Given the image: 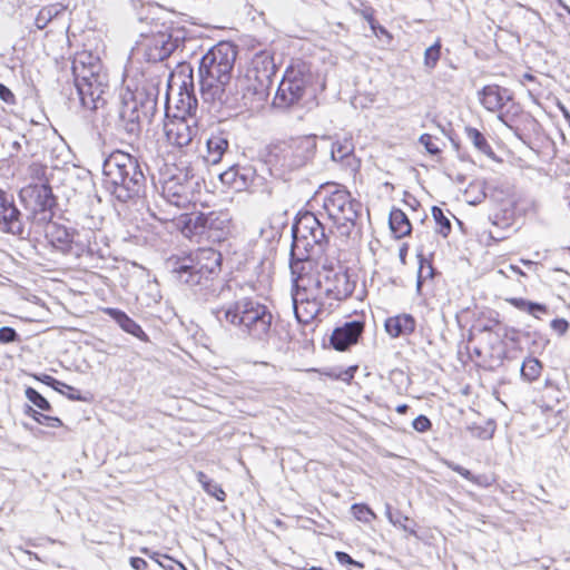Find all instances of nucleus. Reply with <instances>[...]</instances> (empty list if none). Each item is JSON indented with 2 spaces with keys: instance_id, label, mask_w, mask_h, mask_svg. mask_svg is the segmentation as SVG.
I'll return each instance as SVG.
<instances>
[{
  "instance_id": "f257e3e1",
  "label": "nucleus",
  "mask_w": 570,
  "mask_h": 570,
  "mask_svg": "<svg viewBox=\"0 0 570 570\" xmlns=\"http://www.w3.org/2000/svg\"><path fill=\"white\" fill-rule=\"evenodd\" d=\"M222 254L212 248H199L185 257L168 261L170 272L180 283L188 286L198 301L213 302L229 292V286L219 277Z\"/></svg>"
},
{
  "instance_id": "f03ea898",
  "label": "nucleus",
  "mask_w": 570,
  "mask_h": 570,
  "mask_svg": "<svg viewBox=\"0 0 570 570\" xmlns=\"http://www.w3.org/2000/svg\"><path fill=\"white\" fill-rule=\"evenodd\" d=\"M148 169L137 157L115 150L102 163L104 187L119 203L134 202L146 195Z\"/></svg>"
},
{
  "instance_id": "7ed1b4c3",
  "label": "nucleus",
  "mask_w": 570,
  "mask_h": 570,
  "mask_svg": "<svg viewBox=\"0 0 570 570\" xmlns=\"http://www.w3.org/2000/svg\"><path fill=\"white\" fill-rule=\"evenodd\" d=\"M180 80L176 100L177 115L164 126L169 145L183 150L189 147L199 132L196 112L198 99L195 92L194 69L190 63L181 62L174 75Z\"/></svg>"
},
{
  "instance_id": "20e7f679",
  "label": "nucleus",
  "mask_w": 570,
  "mask_h": 570,
  "mask_svg": "<svg viewBox=\"0 0 570 570\" xmlns=\"http://www.w3.org/2000/svg\"><path fill=\"white\" fill-rule=\"evenodd\" d=\"M212 314L222 325H230L255 342L267 343L273 333L271 309L253 297H240L220 308H213Z\"/></svg>"
},
{
  "instance_id": "39448f33",
  "label": "nucleus",
  "mask_w": 570,
  "mask_h": 570,
  "mask_svg": "<svg viewBox=\"0 0 570 570\" xmlns=\"http://www.w3.org/2000/svg\"><path fill=\"white\" fill-rule=\"evenodd\" d=\"M316 153V139L314 136H304L289 141H278L268 147L266 164L282 175L305 166Z\"/></svg>"
},
{
  "instance_id": "423d86ee",
  "label": "nucleus",
  "mask_w": 570,
  "mask_h": 570,
  "mask_svg": "<svg viewBox=\"0 0 570 570\" xmlns=\"http://www.w3.org/2000/svg\"><path fill=\"white\" fill-rule=\"evenodd\" d=\"M157 111V95L145 89H137L124 97L118 110L117 128L129 139H136L141 134V122L150 121Z\"/></svg>"
},
{
  "instance_id": "0eeeda50",
  "label": "nucleus",
  "mask_w": 570,
  "mask_h": 570,
  "mask_svg": "<svg viewBox=\"0 0 570 570\" xmlns=\"http://www.w3.org/2000/svg\"><path fill=\"white\" fill-rule=\"evenodd\" d=\"M236 58L237 48L228 41H220L208 49L198 63L199 88L228 82Z\"/></svg>"
},
{
  "instance_id": "6e6552de",
  "label": "nucleus",
  "mask_w": 570,
  "mask_h": 570,
  "mask_svg": "<svg viewBox=\"0 0 570 570\" xmlns=\"http://www.w3.org/2000/svg\"><path fill=\"white\" fill-rule=\"evenodd\" d=\"M334 188L325 194L320 193L317 197L323 196V209L327 217L333 222L342 236H350L352 229L356 225L360 216L362 204L352 198L350 191L340 188L337 185H332Z\"/></svg>"
},
{
  "instance_id": "1a4fd4ad",
  "label": "nucleus",
  "mask_w": 570,
  "mask_h": 570,
  "mask_svg": "<svg viewBox=\"0 0 570 570\" xmlns=\"http://www.w3.org/2000/svg\"><path fill=\"white\" fill-rule=\"evenodd\" d=\"M19 199L26 209V227L28 224L38 226L49 224L55 215L57 197L48 183L30 184L19 193Z\"/></svg>"
},
{
  "instance_id": "9d476101",
  "label": "nucleus",
  "mask_w": 570,
  "mask_h": 570,
  "mask_svg": "<svg viewBox=\"0 0 570 570\" xmlns=\"http://www.w3.org/2000/svg\"><path fill=\"white\" fill-rule=\"evenodd\" d=\"M330 233L326 226L314 213L299 214L292 226V244L316 255L325 253L330 243Z\"/></svg>"
},
{
  "instance_id": "9b49d317",
  "label": "nucleus",
  "mask_w": 570,
  "mask_h": 570,
  "mask_svg": "<svg viewBox=\"0 0 570 570\" xmlns=\"http://www.w3.org/2000/svg\"><path fill=\"white\" fill-rule=\"evenodd\" d=\"M356 286V282L353 281L347 272L341 265L324 264L320 271H317L316 278L314 281V288L320 292L326 302H342L348 298Z\"/></svg>"
},
{
  "instance_id": "f8f14e48",
  "label": "nucleus",
  "mask_w": 570,
  "mask_h": 570,
  "mask_svg": "<svg viewBox=\"0 0 570 570\" xmlns=\"http://www.w3.org/2000/svg\"><path fill=\"white\" fill-rule=\"evenodd\" d=\"M199 91L209 112L220 118H228L236 114L243 107L242 100L246 98L230 80L225 83L216 82L210 86L200 87Z\"/></svg>"
},
{
  "instance_id": "ddd939ff",
  "label": "nucleus",
  "mask_w": 570,
  "mask_h": 570,
  "mask_svg": "<svg viewBox=\"0 0 570 570\" xmlns=\"http://www.w3.org/2000/svg\"><path fill=\"white\" fill-rule=\"evenodd\" d=\"M72 73L75 78L76 92L82 108L89 110H98L106 104L104 97L106 86L99 80V76L95 73L92 68H86L81 62V67L77 60L72 65Z\"/></svg>"
},
{
  "instance_id": "4468645a",
  "label": "nucleus",
  "mask_w": 570,
  "mask_h": 570,
  "mask_svg": "<svg viewBox=\"0 0 570 570\" xmlns=\"http://www.w3.org/2000/svg\"><path fill=\"white\" fill-rule=\"evenodd\" d=\"M311 80L312 75L305 70V66L303 68H287L276 90L274 106L288 109L298 105L306 94Z\"/></svg>"
},
{
  "instance_id": "2eb2a0df",
  "label": "nucleus",
  "mask_w": 570,
  "mask_h": 570,
  "mask_svg": "<svg viewBox=\"0 0 570 570\" xmlns=\"http://www.w3.org/2000/svg\"><path fill=\"white\" fill-rule=\"evenodd\" d=\"M276 71L277 67L271 52L259 51L252 59V67L246 75L247 90H252L258 101H264L269 96Z\"/></svg>"
},
{
  "instance_id": "dca6fc26",
  "label": "nucleus",
  "mask_w": 570,
  "mask_h": 570,
  "mask_svg": "<svg viewBox=\"0 0 570 570\" xmlns=\"http://www.w3.org/2000/svg\"><path fill=\"white\" fill-rule=\"evenodd\" d=\"M229 222L228 215L222 212L193 213L184 218L183 232L220 240L229 230Z\"/></svg>"
},
{
  "instance_id": "f3484780",
  "label": "nucleus",
  "mask_w": 570,
  "mask_h": 570,
  "mask_svg": "<svg viewBox=\"0 0 570 570\" xmlns=\"http://www.w3.org/2000/svg\"><path fill=\"white\" fill-rule=\"evenodd\" d=\"M292 301L295 318L298 323L307 324L323 312H332L333 303L326 302L314 287L292 289Z\"/></svg>"
},
{
  "instance_id": "a211bd4d",
  "label": "nucleus",
  "mask_w": 570,
  "mask_h": 570,
  "mask_svg": "<svg viewBox=\"0 0 570 570\" xmlns=\"http://www.w3.org/2000/svg\"><path fill=\"white\" fill-rule=\"evenodd\" d=\"M197 185L198 180L193 169L186 167L185 169H178L176 174L164 180L161 194L169 204L185 207L190 203L194 188Z\"/></svg>"
},
{
  "instance_id": "6ab92c4d",
  "label": "nucleus",
  "mask_w": 570,
  "mask_h": 570,
  "mask_svg": "<svg viewBox=\"0 0 570 570\" xmlns=\"http://www.w3.org/2000/svg\"><path fill=\"white\" fill-rule=\"evenodd\" d=\"M0 230L21 239L31 234V228L26 227L24 215L17 207L13 195L2 188H0Z\"/></svg>"
},
{
  "instance_id": "aec40b11",
  "label": "nucleus",
  "mask_w": 570,
  "mask_h": 570,
  "mask_svg": "<svg viewBox=\"0 0 570 570\" xmlns=\"http://www.w3.org/2000/svg\"><path fill=\"white\" fill-rule=\"evenodd\" d=\"M312 252L292 244L289 252V268L292 275V289L314 287L316 276H312L314 259L318 257Z\"/></svg>"
},
{
  "instance_id": "412c9836",
  "label": "nucleus",
  "mask_w": 570,
  "mask_h": 570,
  "mask_svg": "<svg viewBox=\"0 0 570 570\" xmlns=\"http://www.w3.org/2000/svg\"><path fill=\"white\" fill-rule=\"evenodd\" d=\"M75 235L76 234L72 229L62 225L52 224L46 233V238L55 249L59 250L63 255L79 258L86 252V247L83 244L75 239ZM87 252L92 254L94 249L88 247Z\"/></svg>"
},
{
  "instance_id": "4be33fe9",
  "label": "nucleus",
  "mask_w": 570,
  "mask_h": 570,
  "mask_svg": "<svg viewBox=\"0 0 570 570\" xmlns=\"http://www.w3.org/2000/svg\"><path fill=\"white\" fill-rule=\"evenodd\" d=\"M365 324L363 321L353 320L345 322L343 325L337 326L331 337V346L340 352L350 350L353 345L358 343L364 332Z\"/></svg>"
},
{
  "instance_id": "5701e85b",
  "label": "nucleus",
  "mask_w": 570,
  "mask_h": 570,
  "mask_svg": "<svg viewBox=\"0 0 570 570\" xmlns=\"http://www.w3.org/2000/svg\"><path fill=\"white\" fill-rule=\"evenodd\" d=\"M178 47V39L168 35H158L149 38L142 46L144 58L147 62H159L167 59Z\"/></svg>"
},
{
  "instance_id": "b1692460",
  "label": "nucleus",
  "mask_w": 570,
  "mask_h": 570,
  "mask_svg": "<svg viewBox=\"0 0 570 570\" xmlns=\"http://www.w3.org/2000/svg\"><path fill=\"white\" fill-rule=\"evenodd\" d=\"M481 105L489 111L501 110L508 102L513 101L512 92L499 85H487L479 92Z\"/></svg>"
},
{
  "instance_id": "393cba45",
  "label": "nucleus",
  "mask_w": 570,
  "mask_h": 570,
  "mask_svg": "<svg viewBox=\"0 0 570 570\" xmlns=\"http://www.w3.org/2000/svg\"><path fill=\"white\" fill-rule=\"evenodd\" d=\"M229 148L228 135L224 131L212 132L206 139V154L204 160L209 165H217Z\"/></svg>"
},
{
  "instance_id": "a878e982",
  "label": "nucleus",
  "mask_w": 570,
  "mask_h": 570,
  "mask_svg": "<svg viewBox=\"0 0 570 570\" xmlns=\"http://www.w3.org/2000/svg\"><path fill=\"white\" fill-rule=\"evenodd\" d=\"M236 175H237V185L236 190H247L252 189V191H256L258 189L265 190V178L257 173V169L254 166L246 165L240 166L237 165L236 167ZM268 193H271L269 189L266 188Z\"/></svg>"
},
{
  "instance_id": "bb28decb",
  "label": "nucleus",
  "mask_w": 570,
  "mask_h": 570,
  "mask_svg": "<svg viewBox=\"0 0 570 570\" xmlns=\"http://www.w3.org/2000/svg\"><path fill=\"white\" fill-rule=\"evenodd\" d=\"M105 313L114 320L124 332L137 337L141 342H149V336L146 332L126 312L119 308L108 307L105 309Z\"/></svg>"
},
{
  "instance_id": "cd10ccee",
  "label": "nucleus",
  "mask_w": 570,
  "mask_h": 570,
  "mask_svg": "<svg viewBox=\"0 0 570 570\" xmlns=\"http://www.w3.org/2000/svg\"><path fill=\"white\" fill-rule=\"evenodd\" d=\"M384 327L386 333L393 337L409 336L416 328V321L411 314H399L387 317Z\"/></svg>"
},
{
  "instance_id": "c85d7f7f",
  "label": "nucleus",
  "mask_w": 570,
  "mask_h": 570,
  "mask_svg": "<svg viewBox=\"0 0 570 570\" xmlns=\"http://www.w3.org/2000/svg\"><path fill=\"white\" fill-rule=\"evenodd\" d=\"M389 225L391 232L396 238H402L411 234L412 224L407 215L400 208L393 207L389 215Z\"/></svg>"
},
{
  "instance_id": "c756f323",
  "label": "nucleus",
  "mask_w": 570,
  "mask_h": 570,
  "mask_svg": "<svg viewBox=\"0 0 570 570\" xmlns=\"http://www.w3.org/2000/svg\"><path fill=\"white\" fill-rule=\"evenodd\" d=\"M514 308L525 312L535 318H540V314H548L549 308L546 304L532 302L522 297H510L505 299Z\"/></svg>"
},
{
  "instance_id": "7c9ffc66",
  "label": "nucleus",
  "mask_w": 570,
  "mask_h": 570,
  "mask_svg": "<svg viewBox=\"0 0 570 570\" xmlns=\"http://www.w3.org/2000/svg\"><path fill=\"white\" fill-rule=\"evenodd\" d=\"M65 13L63 7L60 4L46 6L39 10L35 24L38 30H43L51 21L58 19L60 14Z\"/></svg>"
},
{
  "instance_id": "2f4dec72",
  "label": "nucleus",
  "mask_w": 570,
  "mask_h": 570,
  "mask_svg": "<svg viewBox=\"0 0 570 570\" xmlns=\"http://www.w3.org/2000/svg\"><path fill=\"white\" fill-rule=\"evenodd\" d=\"M465 134L469 140L480 153L490 158H493L495 156L492 147L490 146L487 138L479 129L468 126L465 127Z\"/></svg>"
},
{
  "instance_id": "473e14b6",
  "label": "nucleus",
  "mask_w": 570,
  "mask_h": 570,
  "mask_svg": "<svg viewBox=\"0 0 570 570\" xmlns=\"http://www.w3.org/2000/svg\"><path fill=\"white\" fill-rule=\"evenodd\" d=\"M197 481L202 484L207 494L216 498L220 502L225 501L226 493L220 484L212 480L206 473L199 471L197 473Z\"/></svg>"
},
{
  "instance_id": "72a5a7b5",
  "label": "nucleus",
  "mask_w": 570,
  "mask_h": 570,
  "mask_svg": "<svg viewBox=\"0 0 570 570\" xmlns=\"http://www.w3.org/2000/svg\"><path fill=\"white\" fill-rule=\"evenodd\" d=\"M542 370L541 362L535 357H528L523 361L521 366V376L528 382L537 380Z\"/></svg>"
},
{
  "instance_id": "f704fd0d",
  "label": "nucleus",
  "mask_w": 570,
  "mask_h": 570,
  "mask_svg": "<svg viewBox=\"0 0 570 570\" xmlns=\"http://www.w3.org/2000/svg\"><path fill=\"white\" fill-rule=\"evenodd\" d=\"M417 258L420 266L417 271L416 291L420 293L423 286V282L426 278L433 277L435 269L433 265L425 258L422 252L417 253Z\"/></svg>"
},
{
  "instance_id": "c9c22d12",
  "label": "nucleus",
  "mask_w": 570,
  "mask_h": 570,
  "mask_svg": "<svg viewBox=\"0 0 570 570\" xmlns=\"http://www.w3.org/2000/svg\"><path fill=\"white\" fill-rule=\"evenodd\" d=\"M431 212L436 224L435 232L442 235L443 237H448L452 230L451 220L445 216L443 209L440 208L439 206H433Z\"/></svg>"
},
{
  "instance_id": "e433bc0d",
  "label": "nucleus",
  "mask_w": 570,
  "mask_h": 570,
  "mask_svg": "<svg viewBox=\"0 0 570 570\" xmlns=\"http://www.w3.org/2000/svg\"><path fill=\"white\" fill-rule=\"evenodd\" d=\"M441 41L436 40L432 46L424 51V66L429 70H433L441 57Z\"/></svg>"
},
{
  "instance_id": "4c0bfd02",
  "label": "nucleus",
  "mask_w": 570,
  "mask_h": 570,
  "mask_svg": "<svg viewBox=\"0 0 570 570\" xmlns=\"http://www.w3.org/2000/svg\"><path fill=\"white\" fill-rule=\"evenodd\" d=\"M386 517L392 524L400 525L410 535L417 537L415 529L405 524V522L409 521V517L402 514L400 511L392 512V509L389 504L386 505Z\"/></svg>"
},
{
  "instance_id": "58836bf2",
  "label": "nucleus",
  "mask_w": 570,
  "mask_h": 570,
  "mask_svg": "<svg viewBox=\"0 0 570 570\" xmlns=\"http://www.w3.org/2000/svg\"><path fill=\"white\" fill-rule=\"evenodd\" d=\"M24 394H26V397L38 409L46 411V412L52 411V406H51L50 402L42 394H40L36 389L29 386L26 389Z\"/></svg>"
},
{
  "instance_id": "ea45409f",
  "label": "nucleus",
  "mask_w": 570,
  "mask_h": 570,
  "mask_svg": "<svg viewBox=\"0 0 570 570\" xmlns=\"http://www.w3.org/2000/svg\"><path fill=\"white\" fill-rule=\"evenodd\" d=\"M33 377L37 381H39V382L50 386L51 389H53L58 393H65L63 389H67L69 391H76V389L73 386H70V385H68V384L57 380L56 377H53L51 375H48V374H45V373H42V374H35Z\"/></svg>"
},
{
  "instance_id": "a19ab883",
  "label": "nucleus",
  "mask_w": 570,
  "mask_h": 570,
  "mask_svg": "<svg viewBox=\"0 0 570 570\" xmlns=\"http://www.w3.org/2000/svg\"><path fill=\"white\" fill-rule=\"evenodd\" d=\"M354 518L358 521L368 523L375 518L372 509L364 503H354L351 508Z\"/></svg>"
},
{
  "instance_id": "79ce46f5",
  "label": "nucleus",
  "mask_w": 570,
  "mask_h": 570,
  "mask_svg": "<svg viewBox=\"0 0 570 570\" xmlns=\"http://www.w3.org/2000/svg\"><path fill=\"white\" fill-rule=\"evenodd\" d=\"M352 151L353 148L348 142H336L332 146L331 157L334 161H343L352 154Z\"/></svg>"
},
{
  "instance_id": "37998d69",
  "label": "nucleus",
  "mask_w": 570,
  "mask_h": 570,
  "mask_svg": "<svg viewBox=\"0 0 570 570\" xmlns=\"http://www.w3.org/2000/svg\"><path fill=\"white\" fill-rule=\"evenodd\" d=\"M236 167H237V165H233L227 170L219 174L220 181L224 185L234 188L235 190H236V185H237V180H238L237 175H236Z\"/></svg>"
},
{
  "instance_id": "c03bdc74",
  "label": "nucleus",
  "mask_w": 570,
  "mask_h": 570,
  "mask_svg": "<svg viewBox=\"0 0 570 570\" xmlns=\"http://www.w3.org/2000/svg\"><path fill=\"white\" fill-rule=\"evenodd\" d=\"M419 141L425 147L430 155L436 156L441 154V149L433 142V137L430 134H422Z\"/></svg>"
},
{
  "instance_id": "a18cd8bd",
  "label": "nucleus",
  "mask_w": 570,
  "mask_h": 570,
  "mask_svg": "<svg viewBox=\"0 0 570 570\" xmlns=\"http://www.w3.org/2000/svg\"><path fill=\"white\" fill-rule=\"evenodd\" d=\"M159 567L164 570H187V568L176 559L171 558L168 554H165L163 559H160Z\"/></svg>"
},
{
  "instance_id": "49530a36",
  "label": "nucleus",
  "mask_w": 570,
  "mask_h": 570,
  "mask_svg": "<svg viewBox=\"0 0 570 570\" xmlns=\"http://www.w3.org/2000/svg\"><path fill=\"white\" fill-rule=\"evenodd\" d=\"M412 426L415 431L424 433L431 430L432 422L426 415L421 414L413 420Z\"/></svg>"
},
{
  "instance_id": "de8ad7c7",
  "label": "nucleus",
  "mask_w": 570,
  "mask_h": 570,
  "mask_svg": "<svg viewBox=\"0 0 570 570\" xmlns=\"http://www.w3.org/2000/svg\"><path fill=\"white\" fill-rule=\"evenodd\" d=\"M19 340L17 331L10 326L0 327V342L8 344Z\"/></svg>"
},
{
  "instance_id": "09e8293b",
  "label": "nucleus",
  "mask_w": 570,
  "mask_h": 570,
  "mask_svg": "<svg viewBox=\"0 0 570 570\" xmlns=\"http://www.w3.org/2000/svg\"><path fill=\"white\" fill-rule=\"evenodd\" d=\"M36 422L49 428H60L62 425V421L59 417L47 415L41 412L36 417Z\"/></svg>"
},
{
  "instance_id": "8fccbe9b",
  "label": "nucleus",
  "mask_w": 570,
  "mask_h": 570,
  "mask_svg": "<svg viewBox=\"0 0 570 570\" xmlns=\"http://www.w3.org/2000/svg\"><path fill=\"white\" fill-rule=\"evenodd\" d=\"M335 558L338 561V563H341L343 566L348 564V566H354V567H357L361 569L364 568L363 562L354 560L348 553H346L344 551H336Z\"/></svg>"
},
{
  "instance_id": "3c124183",
  "label": "nucleus",
  "mask_w": 570,
  "mask_h": 570,
  "mask_svg": "<svg viewBox=\"0 0 570 570\" xmlns=\"http://www.w3.org/2000/svg\"><path fill=\"white\" fill-rule=\"evenodd\" d=\"M550 326L559 335H564L569 330V323L566 318H554L551 321Z\"/></svg>"
},
{
  "instance_id": "603ef678",
  "label": "nucleus",
  "mask_w": 570,
  "mask_h": 570,
  "mask_svg": "<svg viewBox=\"0 0 570 570\" xmlns=\"http://www.w3.org/2000/svg\"><path fill=\"white\" fill-rule=\"evenodd\" d=\"M0 99L8 105H16V96L9 87L0 82Z\"/></svg>"
},
{
  "instance_id": "864d4df0",
  "label": "nucleus",
  "mask_w": 570,
  "mask_h": 570,
  "mask_svg": "<svg viewBox=\"0 0 570 570\" xmlns=\"http://www.w3.org/2000/svg\"><path fill=\"white\" fill-rule=\"evenodd\" d=\"M524 336L525 337H531L532 336L533 337V342H532L533 345L534 346H539L541 348H544L550 343L549 338L546 335H543V334H541L539 332H533V333L527 332L524 334Z\"/></svg>"
},
{
  "instance_id": "5fc2aeb1",
  "label": "nucleus",
  "mask_w": 570,
  "mask_h": 570,
  "mask_svg": "<svg viewBox=\"0 0 570 570\" xmlns=\"http://www.w3.org/2000/svg\"><path fill=\"white\" fill-rule=\"evenodd\" d=\"M361 16L364 20H366L370 24V28L374 33H376V20L374 18V10L373 8H365L362 10Z\"/></svg>"
},
{
  "instance_id": "6e6d98bb",
  "label": "nucleus",
  "mask_w": 570,
  "mask_h": 570,
  "mask_svg": "<svg viewBox=\"0 0 570 570\" xmlns=\"http://www.w3.org/2000/svg\"><path fill=\"white\" fill-rule=\"evenodd\" d=\"M449 466L451 468L452 471L456 472L465 480L474 481L473 473L470 470L465 469L464 466L459 465V464H450Z\"/></svg>"
},
{
  "instance_id": "4d7b16f0",
  "label": "nucleus",
  "mask_w": 570,
  "mask_h": 570,
  "mask_svg": "<svg viewBox=\"0 0 570 570\" xmlns=\"http://www.w3.org/2000/svg\"><path fill=\"white\" fill-rule=\"evenodd\" d=\"M140 552L146 556L147 558L151 559L153 561H155L158 566H159V562H161L160 559H163V557L165 554L158 552V551H154L147 547H142L140 548Z\"/></svg>"
},
{
  "instance_id": "13d9d810",
  "label": "nucleus",
  "mask_w": 570,
  "mask_h": 570,
  "mask_svg": "<svg viewBox=\"0 0 570 570\" xmlns=\"http://www.w3.org/2000/svg\"><path fill=\"white\" fill-rule=\"evenodd\" d=\"M129 563L135 570H148L147 561L140 557H131Z\"/></svg>"
},
{
  "instance_id": "bf43d9fd",
  "label": "nucleus",
  "mask_w": 570,
  "mask_h": 570,
  "mask_svg": "<svg viewBox=\"0 0 570 570\" xmlns=\"http://www.w3.org/2000/svg\"><path fill=\"white\" fill-rule=\"evenodd\" d=\"M30 173L33 177L40 178L46 173V167L41 166L40 164H32L30 167Z\"/></svg>"
},
{
  "instance_id": "052dcab7",
  "label": "nucleus",
  "mask_w": 570,
  "mask_h": 570,
  "mask_svg": "<svg viewBox=\"0 0 570 570\" xmlns=\"http://www.w3.org/2000/svg\"><path fill=\"white\" fill-rule=\"evenodd\" d=\"M474 435H476L478 438H481V439H491L492 438V434H493V430L491 432H488L485 429L483 428H473L472 429Z\"/></svg>"
},
{
  "instance_id": "680f3d73",
  "label": "nucleus",
  "mask_w": 570,
  "mask_h": 570,
  "mask_svg": "<svg viewBox=\"0 0 570 570\" xmlns=\"http://www.w3.org/2000/svg\"><path fill=\"white\" fill-rule=\"evenodd\" d=\"M65 393H62L63 395H66L69 400H72V401H82V396L80 395V392L76 389V391H69L67 389H63Z\"/></svg>"
},
{
  "instance_id": "e2e57ef3",
  "label": "nucleus",
  "mask_w": 570,
  "mask_h": 570,
  "mask_svg": "<svg viewBox=\"0 0 570 570\" xmlns=\"http://www.w3.org/2000/svg\"><path fill=\"white\" fill-rule=\"evenodd\" d=\"M498 119L504 124L509 129L513 130V132L519 137V134H518V129L512 127L509 122H508V112L507 114H503V112H500L498 115Z\"/></svg>"
},
{
  "instance_id": "0e129e2a",
  "label": "nucleus",
  "mask_w": 570,
  "mask_h": 570,
  "mask_svg": "<svg viewBox=\"0 0 570 570\" xmlns=\"http://www.w3.org/2000/svg\"><path fill=\"white\" fill-rule=\"evenodd\" d=\"M24 414L32 417L36 421V417L40 413L39 411L35 410L31 405L26 404L24 405Z\"/></svg>"
},
{
  "instance_id": "69168bd1",
  "label": "nucleus",
  "mask_w": 570,
  "mask_h": 570,
  "mask_svg": "<svg viewBox=\"0 0 570 570\" xmlns=\"http://www.w3.org/2000/svg\"><path fill=\"white\" fill-rule=\"evenodd\" d=\"M407 244H403L400 249H399V256H400V259L401 262H405V258H406V255H407Z\"/></svg>"
},
{
  "instance_id": "338daca9",
  "label": "nucleus",
  "mask_w": 570,
  "mask_h": 570,
  "mask_svg": "<svg viewBox=\"0 0 570 570\" xmlns=\"http://www.w3.org/2000/svg\"><path fill=\"white\" fill-rule=\"evenodd\" d=\"M21 150V142L18 140L12 141L10 156L18 154Z\"/></svg>"
},
{
  "instance_id": "774afa93",
  "label": "nucleus",
  "mask_w": 570,
  "mask_h": 570,
  "mask_svg": "<svg viewBox=\"0 0 570 570\" xmlns=\"http://www.w3.org/2000/svg\"><path fill=\"white\" fill-rule=\"evenodd\" d=\"M410 406L407 404H400L396 406V412L399 414H405L409 411Z\"/></svg>"
}]
</instances>
